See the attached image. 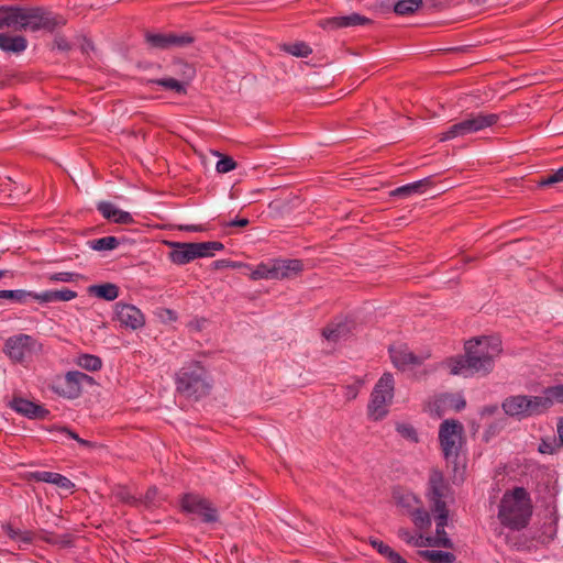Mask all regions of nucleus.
<instances>
[{
	"label": "nucleus",
	"instance_id": "nucleus-1",
	"mask_svg": "<svg viewBox=\"0 0 563 563\" xmlns=\"http://www.w3.org/2000/svg\"><path fill=\"white\" fill-rule=\"evenodd\" d=\"M464 350L463 355L452 356L443 362L451 375H487L494 369L495 358L503 351L501 341L495 336L473 338L465 342Z\"/></svg>",
	"mask_w": 563,
	"mask_h": 563
},
{
	"label": "nucleus",
	"instance_id": "nucleus-2",
	"mask_svg": "<svg viewBox=\"0 0 563 563\" xmlns=\"http://www.w3.org/2000/svg\"><path fill=\"white\" fill-rule=\"evenodd\" d=\"M533 510L530 494L523 487L508 489L498 504L497 519L509 530L525 529L531 519Z\"/></svg>",
	"mask_w": 563,
	"mask_h": 563
},
{
	"label": "nucleus",
	"instance_id": "nucleus-3",
	"mask_svg": "<svg viewBox=\"0 0 563 563\" xmlns=\"http://www.w3.org/2000/svg\"><path fill=\"white\" fill-rule=\"evenodd\" d=\"M67 20L43 7L11 5V29L14 31L37 32L44 30L53 33L66 25Z\"/></svg>",
	"mask_w": 563,
	"mask_h": 563
},
{
	"label": "nucleus",
	"instance_id": "nucleus-4",
	"mask_svg": "<svg viewBox=\"0 0 563 563\" xmlns=\"http://www.w3.org/2000/svg\"><path fill=\"white\" fill-rule=\"evenodd\" d=\"M449 495V487L438 471H433L429 478V499L432 503V511L435 514L437 529L434 544L443 548H452L444 528L448 525V509L444 499Z\"/></svg>",
	"mask_w": 563,
	"mask_h": 563
},
{
	"label": "nucleus",
	"instance_id": "nucleus-5",
	"mask_svg": "<svg viewBox=\"0 0 563 563\" xmlns=\"http://www.w3.org/2000/svg\"><path fill=\"white\" fill-rule=\"evenodd\" d=\"M178 394L188 400L197 401L206 397L211 389L207 369L200 362H192L179 369L176 377Z\"/></svg>",
	"mask_w": 563,
	"mask_h": 563
},
{
	"label": "nucleus",
	"instance_id": "nucleus-6",
	"mask_svg": "<svg viewBox=\"0 0 563 563\" xmlns=\"http://www.w3.org/2000/svg\"><path fill=\"white\" fill-rule=\"evenodd\" d=\"M501 408L509 417L523 420L548 412L550 409V398L545 397L544 390L540 396H509L503 401Z\"/></svg>",
	"mask_w": 563,
	"mask_h": 563
},
{
	"label": "nucleus",
	"instance_id": "nucleus-7",
	"mask_svg": "<svg viewBox=\"0 0 563 563\" xmlns=\"http://www.w3.org/2000/svg\"><path fill=\"white\" fill-rule=\"evenodd\" d=\"M499 121V115L496 113L470 114L464 120L454 123L446 131L439 135L440 142H445L457 136H464L470 133L482 131L486 128L495 125Z\"/></svg>",
	"mask_w": 563,
	"mask_h": 563
},
{
	"label": "nucleus",
	"instance_id": "nucleus-8",
	"mask_svg": "<svg viewBox=\"0 0 563 563\" xmlns=\"http://www.w3.org/2000/svg\"><path fill=\"white\" fill-rule=\"evenodd\" d=\"M394 377L390 373H384L375 384L367 406L368 417L375 421L382 420L387 415V405L394 397Z\"/></svg>",
	"mask_w": 563,
	"mask_h": 563
},
{
	"label": "nucleus",
	"instance_id": "nucleus-9",
	"mask_svg": "<svg viewBox=\"0 0 563 563\" xmlns=\"http://www.w3.org/2000/svg\"><path fill=\"white\" fill-rule=\"evenodd\" d=\"M43 351V344L32 335L18 334L10 336L4 343V352L11 361L23 363L37 356Z\"/></svg>",
	"mask_w": 563,
	"mask_h": 563
},
{
	"label": "nucleus",
	"instance_id": "nucleus-10",
	"mask_svg": "<svg viewBox=\"0 0 563 563\" xmlns=\"http://www.w3.org/2000/svg\"><path fill=\"white\" fill-rule=\"evenodd\" d=\"M145 42L151 48L155 49H172L184 48L192 45L197 36L192 32H167V33H153L146 31L144 34Z\"/></svg>",
	"mask_w": 563,
	"mask_h": 563
},
{
	"label": "nucleus",
	"instance_id": "nucleus-11",
	"mask_svg": "<svg viewBox=\"0 0 563 563\" xmlns=\"http://www.w3.org/2000/svg\"><path fill=\"white\" fill-rule=\"evenodd\" d=\"M439 439L444 459L448 462L456 463L459 452L464 443L463 424H441Z\"/></svg>",
	"mask_w": 563,
	"mask_h": 563
},
{
	"label": "nucleus",
	"instance_id": "nucleus-12",
	"mask_svg": "<svg viewBox=\"0 0 563 563\" xmlns=\"http://www.w3.org/2000/svg\"><path fill=\"white\" fill-rule=\"evenodd\" d=\"M180 507L187 514L201 517L203 522H216L218 520L217 509L200 495L185 494L180 499Z\"/></svg>",
	"mask_w": 563,
	"mask_h": 563
},
{
	"label": "nucleus",
	"instance_id": "nucleus-13",
	"mask_svg": "<svg viewBox=\"0 0 563 563\" xmlns=\"http://www.w3.org/2000/svg\"><path fill=\"white\" fill-rule=\"evenodd\" d=\"M465 405V399L460 395L441 394L435 397L430 410L433 419H442V422H459V420L454 418H445V415L450 410L457 412L462 410Z\"/></svg>",
	"mask_w": 563,
	"mask_h": 563
},
{
	"label": "nucleus",
	"instance_id": "nucleus-14",
	"mask_svg": "<svg viewBox=\"0 0 563 563\" xmlns=\"http://www.w3.org/2000/svg\"><path fill=\"white\" fill-rule=\"evenodd\" d=\"M373 21L360 13L353 12L349 15L324 18L318 21V26L324 31H336L340 29L371 25Z\"/></svg>",
	"mask_w": 563,
	"mask_h": 563
},
{
	"label": "nucleus",
	"instance_id": "nucleus-15",
	"mask_svg": "<svg viewBox=\"0 0 563 563\" xmlns=\"http://www.w3.org/2000/svg\"><path fill=\"white\" fill-rule=\"evenodd\" d=\"M356 329V322L351 317H336L322 330V335L331 342H338L350 336Z\"/></svg>",
	"mask_w": 563,
	"mask_h": 563
},
{
	"label": "nucleus",
	"instance_id": "nucleus-16",
	"mask_svg": "<svg viewBox=\"0 0 563 563\" xmlns=\"http://www.w3.org/2000/svg\"><path fill=\"white\" fill-rule=\"evenodd\" d=\"M117 320L121 325L131 330H137L144 327L145 317L142 311L134 305L117 302L115 303Z\"/></svg>",
	"mask_w": 563,
	"mask_h": 563
},
{
	"label": "nucleus",
	"instance_id": "nucleus-17",
	"mask_svg": "<svg viewBox=\"0 0 563 563\" xmlns=\"http://www.w3.org/2000/svg\"><path fill=\"white\" fill-rule=\"evenodd\" d=\"M9 406L15 412L31 420H43L49 415V411L44 406L20 396H14L9 401Z\"/></svg>",
	"mask_w": 563,
	"mask_h": 563
},
{
	"label": "nucleus",
	"instance_id": "nucleus-18",
	"mask_svg": "<svg viewBox=\"0 0 563 563\" xmlns=\"http://www.w3.org/2000/svg\"><path fill=\"white\" fill-rule=\"evenodd\" d=\"M79 371H69L65 374L63 382L57 383L53 389L54 391L67 399H77L82 394V388L79 383Z\"/></svg>",
	"mask_w": 563,
	"mask_h": 563
},
{
	"label": "nucleus",
	"instance_id": "nucleus-19",
	"mask_svg": "<svg viewBox=\"0 0 563 563\" xmlns=\"http://www.w3.org/2000/svg\"><path fill=\"white\" fill-rule=\"evenodd\" d=\"M393 364L399 369H406L409 365H421L422 358L409 351L406 345L389 346L388 349Z\"/></svg>",
	"mask_w": 563,
	"mask_h": 563
},
{
	"label": "nucleus",
	"instance_id": "nucleus-20",
	"mask_svg": "<svg viewBox=\"0 0 563 563\" xmlns=\"http://www.w3.org/2000/svg\"><path fill=\"white\" fill-rule=\"evenodd\" d=\"M97 210L104 219L117 224H132L135 222L130 212L117 208L109 201H99L97 203Z\"/></svg>",
	"mask_w": 563,
	"mask_h": 563
},
{
	"label": "nucleus",
	"instance_id": "nucleus-21",
	"mask_svg": "<svg viewBox=\"0 0 563 563\" xmlns=\"http://www.w3.org/2000/svg\"><path fill=\"white\" fill-rule=\"evenodd\" d=\"M167 244L173 247L169 258L174 264L185 265L196 260L190 242H168Z\"/></svg>",
	"mask_w": 563,
	"mask_h": 563
},
{
	"label": "nucleus",
	"instance_id": "nucleus-22",
	"mask_svg": "<svg viewBox=\"0 0 563 563\" xmlns=\"http://www.w3.org/2000/svg\"><path fill=\"white\" fill-rule=\"evenodd\" d=\"M27 47V40L23 35L0 33V49L5 53L20 54Z\"/></svg>",
	"mask_w": 563,
	"mask_h": 563
},
{
	"label": "nucleus",
	"instance_id": "nucleus-23",
	"mask_svg": "<svg viewBox=\"0 0 563 563\" xmlns=\"http://www.w3.org/2000/svg\"><path fill=\"white\" fill-rule=\"evenodd\" d=\"M274 266L275 275H277L276 279L289 278L300 273L303 268L300 260H275Z\"/></svg>",
	"mask_w": 563,
	"mask_h": 563
},
{
	"label": "nucleus",
	"instance_id": "nucleus-24",
	"mask_svg": "<svg viewBox=\"0 0 563 563\" xmlns=\"http://www.w3.org/2000/svg\"><path fill=\"white\" fill-rule=\"evenodd\" d=\"M32 479L54 484L59 488L70 492L74 488V483L66 476L53 472H35L32 474Z\"/></svg>",
	"mask_w": 563,
	"mask_h": 563
},
{
	"label": "nucleus",
	"instance_id": "nucleus-25",
	"mask_svg": "<svg viewBox=\"0 0 563 563\" xmlns=\"http://www.w3.org/2000/svg\"><path fill=\"white\" fill-rule=\"evenodd\" d=\"M431 184V177H426L423 179L394 189L393 191H390V196L407 198L416 194H422L424 189L429 187Z\"/></svg>",
	"mask_w": 563,
	"mask_h": 563
},
{
	"label": "nucleus",
	"instance_id": "nucleus-26",
	"mask_svg": "<svg viewBox=\"0 0 563 563\" xmlns=\"http://www.w3.org/2000/svg\"><path fill=\"white\" fill-rule=\"evenodd\" d=\"M120 288L112 283L91 285L88 287V294L99 299L113 301L119 297Z\"/></svg>",
	"mask_w": 563,
	"mask_h": 563
},
{
	"label": "nucleus",
	"instance_id": "nucleus-27",
	"mask_svg": "<svg viewBox=\"0 0 563 563\" xmlns=\"http://www.w3.org/2000/svg\"><path fill=\"white\" fill-rule=\"evenodd\" d=\"M76 297V291L65 288L62 290H46L41 294L36 292L35 300L40 302L69 301Z\"/></svg>",
	"mask_w": 563,
	"mask_h": 563
},
{
	"label": "nucleus",
	"instance_id": "nucleus-28",
	"mask_svg": "<svg viewBox=\"0 0 563 563\" xmlns=\"http://www.w3.org/2000/svg\"><path fill=\"white\" fill-rule=\"evenodd\" d=\"M423 7V0H398L393 3V12L400 16L411 15Z\"/></svg>",
	"mask_w": 563,
	"mask_h": 563
},
{
	"label": "nucleus",
	"instance_id": "nucleus-29",
	"mask_svg": "<svg viewBox=\"0 0 563 563\" xmlns=\"http://www.w3.org/2000/svg\"><path fill=\"white\" fill-rule=\"evenodd\" d=\"M371 545L377 550L379 554L385 556L389 563H408L399 553L394 551L389 545L378 539H371Z\"/></svg>",
	"mask_w": 563,
	"mask_h": 563
},
{
	"label": "nucleus",
	"instance_id": "nucleus-30",
	"mask_svg": "<svg viewBox=\"0 0 563 563\" xmlns=\"http://www.w3.org/2000/svg\"><path fill=\"white\" fill-rule=\"evenodd\" d=\"M35 291L24 289L0 290V299H9L21 305L27 303L31 299L35 300Z\"/></svg>",
	"mask_w": 563,
	"mask_h": 563
},
{
	"label": "nucleus",
	"instance_id": "nucleus-31",
	"mask_svg": "<svg viewBox=\"0 0 563 563\" xmlns=\"http://www.w3.org/2000/svg\"><path fill=\"white\" fill-rule=\"evenodd\" d=\"M87 244L93 251H112L120 245V240L117 236L109 235L100 239L90 240L87 242Z\"/></svg>",
	"mask_w": 563,
	"mask_h": 563
},
{
	"label": "nucleus",
	"instance_id": "nucleus-32",
	"mask_svg": "<svg viewBox=\"0 0 563 563\" xmlns=\"http://www.w3.org/2000/svg\"><path fill=\"white\" fill-rule=\"evenodd\" d=\"M3 530L10 539L23 544H30L34 540V533L30 530L15 529L11 525H4Z\"/></svg>",
	"mask_w": 563,
	"mask_h": 563
},
{
	"label": "nucleus",
	"instance_id": "nucleus-33",
	"mask_svg": "<svg viewBox=\"0 0 563 563\" xmlns=\"http://www.w3.org/2000/svg\"><path fill=\"white\" fill-rule=\"evenodd\" d=\"M148 84H154L163 87L165 90H173L179 95H185L187 92L186 84L181 82L175 78H158V79H150Z\"/></svg>",
	"mask_w": 563,
	"mask_h": 563
},
{
	"label": "nucleus",
	"instance_id": "nucleus-34",
	"mask_svg": "<svg viewBox=\"0 0 563 563\" xmlns=\"http://www.w3.org/2000/svg\"><path fill=\"white\" fill-rule=\"evenodd\" d=\"M76 364L80 366L81 368L89 371V372H96L99 371L102 367V361L99 356L82 353L78 355L76 360Z\"/></svg>",
	"mask_w": 563,
	"mask_h": 563
},
{
	"label": "nucleus",
	"instance_id": "nucleus-35",
	"mask_svg": "<svg viewBox=\"0 0 563 563\" xmlns=\"http://www.w3.org/2000/svg\"><path fill=\"white\" fill-rule=\"evenodd\" d=\"M420 555L430 563H455V556L449 552L424 550L420 552Z\"/></svg>",
	"mask_w": 563,
	"mask_h": 563
},
{
	"label": "nucleus",
	"instance_id": "nucleus-36",
	"mask_svg": "<svg viewBox=\"0 0 563 563\" xmlns=\"http://www.w3.org/2000/svg\"><path fill=\"white\" fill-rule=\"evenodd\" d=\"M251 279H276L277 275H275V266L274 261L271 263H261L256 266L254 271H252L250 275Z\"/></svg>",
	"mask_w": 563,
	"mask_h": 563
},
{
	"label": "nucleus",
	"instance_id": "nucleus-37",
	"mask_svg": "<svg viewBox=\"0 0 563 563\" xmlns=\"http://www.w3.org/2000/svg\"><path fill=\"white\" fill-rule=\"evenodd\" d=\"M283 49L296 57H308L312 53L310 46L305 42L284 44Z\"/></svg>",
	"mask_w": 563,
	"mask_h": 563
},
{
	"label": "nucleus",
	"instance_id": "nucleus-38",
	"mask_svg": "<svg viewBox=\"0 0 563 563\" xmlns=\"http://www.w3.org/2000/svg\"><path fill=\"white\" fill-rule=\"evenodd\" d=\"M216 154L220 156V159L217 162L216 166L218 173L227 174L236 168L238 163L231 156L220 155L218 152Z\"/></svg>",
	"mask_w": 563,
	"mask_h": 563
},
{
	"label": "nucleus",
	"instance_id": "nucleus-39",
	"mask_svg": "<svg viewBox=\"0 0 563 563\" xmlns=\"http://www.w3.org/2000/svg\"><path fill=\"white\" fill-rule=\"evenodd\" d=\"M544 394L545 397L550 398V408L554 402L563 404V384L547 387Z\"/></svg>",
	"mask_w": 563,
	"mask_h": 563
},
{
	"label": "nucleus",
	"instance_id": "nucleus-40",
	"mask_svg": "<svg viewBox=\"0 0 563 563\" xmlns=\"http://www.w3.org/2000/svg\"><path fill=\"white\" fill-rule=\"evenodd\" d=\"M397 433L411 443L418 442V434L412 424H396Z\"/></svg>",
	"mask_w": 563,
	"mask_h": 563
},
{
	"label": "nucleus",
	"instance_id": "nucleus-41",
	"mask_svg": "<svg viewBox=\"0 0 563 563\" xmlns=\"http://www.w3.org/2000/svg\"><path fill=\"white\" fill-rule=\"evenodd\" d=\"M412 519H413L415 525L419 529L428 528L431 523L429 512L426 510H422V509H417L416 511H413Z\"/></svg>",
	"mask_w": 563,
	"mask_h": 563
},
{
	"label": "nucleus",
	"instance_id": "nucleus-42",
	"mask_svg": "<svg viewBox=\"0 0 563 563\" xmlns=\"http://www.w3.org/2000/svg\"><path fill=\"white\" fill-rule=\"evenodd\" d=\"M191 249L194 253H196V258L213 256V253L210 252L209 241L208 242H190Z\"/></svg>",
	"mask_w": 563,
	"mask_h": 563
},
{
	"label": "nucleus",
	"instance_id": "nucleus-43",
	"mask_svg": "<svg viewBox=\"0 0 563 563\" xmlns=\"http://www.w3.org/2000/svg\"><path fill=\"white\" fill-rule=\"evenodd\" d=\"M453 0H426L423 7L427 9L442 11L449 9L452 5Z\"/></svg>",
	"mask_w": 563,
	"mask_h": 563
},
{
	"label": "nucleus",
	"instance_id": "nucleus-44",
	"mask_svg": "<svg viewBox=\"0 0 563 563\" xmlns=\"http://www.w3.org/2000/svg\"><path fill=\"white\" fill-rule=\"evenodd\" d=\"M11 25V5H0V30Z\"/></svg>",
	"mask_w": 563,
	"mask_h": 563
},
{
	"label": "nucleus",
	"instance_id": "nucleus-45",
	"mask_svg": "<svg viewBox=\"0 0 563 563\" xmlns=\"http://www.w3.org/2000/svg\"><path fill=\"white\" fill-rule=\"evenodd\" d=\"M53 47L62 52H69L71 49V44L67 41L65 36L56 34Z\"/></svg>",
	"mask_w": 563,
	"mask_h": 563
},
{
	"label": "nucleus",
	"instance_id": "nucleus-46",
	"mask_svg": "<svg viewBox=\"0 0 563 563\" xmlns=\"http://www.w3.org/2000/svg\"><path fill=\"white\" fill-rule=\"evenodd\" d=\"M76 274L69 272L55 273L48 277L52 282L70 283L74 280Z\"/></svg>",
	"mask_w": 563,
	"mask_h": 563
},
{
	"label": "nucleus",
	"instance_id": "nucleus-47",
	"mask_svg": "<svg viewBox=\"0 0 563 563\" xmlns=\"http://www.w3.org/2000/svg\"><path fill=\"white\" fill-rule=\"evenodd\" d=\"M556 446L558 444L555 440H542V442L539 445V452L542 454H553L555 452Z\"/></svg>",
	"mask_w": 563,
	"mask_h": 563
},
{
	"label": "nucleus",
	"instance_id": "nucleus-48",
	"mask_svg": "<svg viewBox=\"0 0 563 563\" xmlns=\"http://www.w3.org/2000/svg\"><path fill=\"white\" fill-rule=\"evenodd\" d=\"M558 183H559V180L556 179V176L554 175L553 172H551L550 174L540 177V179L538 180V186L539 187H551Z\"/></svg>",
	"mask_w": 563,
	"mask_h": 563
},
{
	"label": "nucleus",
	"instance_id": "nucleus-49",
	"mask_svg": "<svg viewBox=\"0 0 563 563\" xmlns=\"http://www.w3.org/2000/svg\"><path fill=\"white\" fill-rule=\"evenodd\" d=\"M398 537L409 544H418V539L406 529H399Z\"/></svg>",
	"mask_w": 563,
	"mask_h": 563
},
{
	"label": "nucleus",
	"instance_id": "nucleus-50",
	"mask_svg": "<svg viewBox=\"0 0 563 563\" xmlns=\"http://www.w3.org/2000/svg\"><path fill=\"white\" fill-rule=\"evenodd\" d=\"M78 378H79V383H80V386L82 387L84 385H95L96 384V380L92 376L86 374V373H82V372H79V375H78Z\"/></svg>",
	"mask_w": 563,
	"mask_h": 563
},
{
	"label": "nucleus",
	"instance_id": "nucleus-51",
	"mask_svg": "<svg viewBox=\"0 0 563 563\" xmlns=\"http://www.w3.org/2000/svg\"><path fill=\"white\" fill-rule=\"evenodd\" d=\"M250 223L249 219L246 218H235L234 220L227 223L228 227H239V228H245Z\"/></svg>",
	"mask_w": 563,
	"mask_h": 563
},
{
	"label": "nucleus",
	"instance_id": "nucleus-52",
	"mask_svg": "<svg viewBox=\"0 0 563 563\" xmlns=\"http://www.w3.org/2000/svg\"><path fill=\"white\" fill-rule=\"evenodd\" d=\"M231 260H217L212 263V268L216 271L230 268Z\"/></svg>",
	"mask_w": 563,
	"mask_h": 563
},
{
	"label": "nucleus",
	"instance_id": "nucleus-53",
	"mask_svg": "<svg viewBox=\"0 0 563 563\" xmlns=\"http://www.w3.org/2000/svg\"><path fill=\"white\" fill-rule=\"evenodd\" d=\"M62 432H66L68 434V437L75 439L76 441H78L80 444L82 445H90V443L84 439H80L76 433L71 432V431H68L66 428H60L59 429Z\"/></svg>",
	"mask_w": 563,
	"mask_h": 563
},
{
	"label": "nucleus",
	"instance_id": "nucleus-54",
	"mask_svg": "<svg viewBox=\"0 0 563 563\" xmlns=\"http://www.w3.org/2000/svg\"><path fill=\"white\" fill-rule=\"evenodd\" d=\"M181 230H185L187 232H202V231H206V228L202 227V225H184V227H180Z\"/></svg>",
	"mask_w": 563,
	"mask_h": 563
},
{
	"label": "nucleus",
	"instance_id": "nucleus-55",
	"mask_svg": "<svg viewBox=\"0 0 563 563\" xmlns=\"http://www.w3.org/2000/svg\"><path fill=\"white\" fill-rule=\"evenodd\" d=\"M377 8L382 13H389L393 12V3L389 2H380Z\"/></svg>",
	"mask_w": 563,
	"mask_h": 563
},
{
	"label": "nucleus",
	"instance_id": "nucleus-56",
	"mask_svg": "<svg viewBox=\"0 0 563 563\" xmlns=\"http://www.w3.org/2000/svg\"><path fill=\"white\" fill-rule=\"evenodd\" d=\"M156 494H157L156 488L148 489V492L146 493V496H145L146 503L153 505Z\"/></svg>",
	"mask_w": 563,
	"mask_h": 563
},
{
	"label": "nucleus",
	"instance_id": "nucleus-57",
	"mask_svg": "<svg viewBox=\"0 0 563 563\" xmlns=\"http://www.w3.org/2000/svg\"><path fill=\"white\" fill-rule=\"evenodd\" d=\"M210 252L224 250V244L218 241H209Z\"/></svg>",
	"mask_w": 563,
	"mask_h": 563
},
{
	"label": "nucleus",
	"instance_id": "nucleus-58",
	"mask_svg": "<svg viewBox=\"0 0 563 563\" xmlns=\"http://www.w3.org/2000/svg\"><path fill=\"white\" fill-rule=\"evenodd\" d=\"M230 268H232V269L250 268V266L247 264H244V263H241V262L231 261Z\"/></svg>",
	"mask_w": 563,
	"mask_h": 563
},
{
	"label": "nucleus",
	"instance_id": "nucleus-59",
	"mask_svg": "<svg viewBox=\"0 0 563 563\" xmlns=\"http://www.w3.org/2000/svg\"><path fill=\"white\" fill-rule=\"evenodd\" d=\"M497 411V406H488L483 409V415L492 416Z\"/></svg>",
	"mask_w": 563,
	"mask_h": 563
},
{
	"label": "nucleus",
	"instance_id": "nucleus-60",
	"mask_svg": "<svg viewBox=\"0 0 563 563\" xmlns=\"http://www.w3.org/2000/svg\"><path fill=\"white\" fill-rule=\"evenodd\" d=\"M553 173L556 176V179L559 180V183H562L563 181V166L556 170H553Z\"/></svg>",
	"mask_w": 563,
	"mask_h": 563
},
{
	"label": "nucleus",
	"instance_id": "nucleus-61",
	"mask_svg": "<svg viewBox=\"0 0 563 563\" xmlns=\"http://www.w3.org/2000/svg\"><path fill=\"white\" fill-rule=\"evenodd\" d=\"M558 435H559L560 445L563 446V424H558Z\"/></svg>",
	"mask_w": 563,
	"mask_h": 563
},
{
	"label": "nucleus",
	"instance_id": "nucleus-62",
	"mask_svg": "<svg viewBox=\"0 0 563 563\" xmlns=\"http://www.w3.org/2000/svg\"><path fill=\"white\" fill-rule=\"evenodd\" d=\"M87 48L93 49V43L89 40L86 41V46H82L84 51H86Z\"/></svg>",
	"mask_w": 563,
	"mask_h": 563
},
{
	"label": "nucleus",
	"instance_id": "nucleus-63",
	"mask_svg": "<svg viewBox=\"0 0 563 563\" xmlns=\"http://www.w3.org/2000/svg\"><path fill=\"white\" fill-rule=\"evenodd\" d=\"M471 2L475 3L476 5H482L487 2V0H470Z\"/></svg>",
	"mask_w": 563,
	"mask_h": 563
},
{
	"label": "nucleus",
	"instance_id": "nucleus-64",
	"mask_svg": "<svg viewBox=\"0 0 563 563\" xmlns=\"http://www.w3.org/2000/svg\"><path fill=\"white\" fill-rule=\"evenodd\" d=\"M184 66H185L187 69L191 70V73H194V69H192V68H191L187 63H184Z\"/></svg>",
	"mask_w": 563,
	"mask_h": 563
}]
</instances>
